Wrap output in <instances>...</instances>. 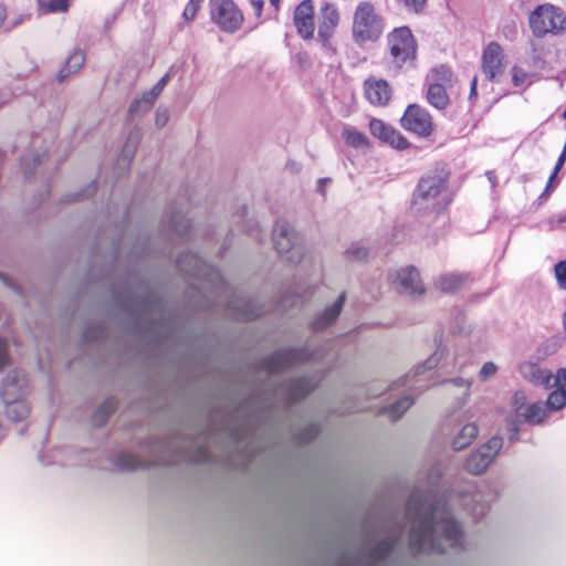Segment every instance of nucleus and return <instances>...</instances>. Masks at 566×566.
<instances>
[{"label":"nucleus","mask_w":566,"mask_h":566,"mask_svg":"<svg viewBox=\"0 0 566 566\" xmlns=\"http://www.w3.org/2000/svg\"><path fill=\"white\" fill-rule=\"evenodd\" d=\"M409 542L416 552H444L462 544L461 527L452 520L447 505L433 497L413 493L407 506Z\"/></svg>","instance_id":"f257e3e1"},{"label":"nucleus","mask_w":566,"mask_h":566,"mask_svg":"<svg viewBox=\"0 0 566 566\" xmlns=\"http://www.w3.org/2000/svg\"><path fill=\"white\" fill-rule=\"evenodd\" d=\"M447 179L442 175H430L420 179L413 193L411 209L416 214H434L447 205Z\"/></svg>","instance_id":"f03ea898"},{"label":"nucleus","mask_w":566,"mask_h":566,"mask_svg":"<svg viewBox=\"0 0 566 566\" xmlns=\"http://www.w3.org/2000/svg\"><path fill=\"white\" fill-rule=\"evenodd\" d=\"M385 19L369 1L359 2L353 12L352 38L363 45L377 41L385 31Z\"/></svg>","instance_id":"7ed1b4c3"},{"label":"nucleus","mask_w":566,"mask_h":566,"mask_svg":"<svg viewBox=\"0 0 566 566\" xmlns=\"http://www.w3.org/2000/svg\"><path fill=\"white\" fill-rule=\"evenodd\" d=\"M273 247L279 255L290 264H298L305 254L301 234L287 222L279 221L272 231Z\"/></svg>","instance_id":"20e7f679"},{"label":"nucleus","mask_w":566,"mask_h":566,"mask_svg":"<svg viewBox=\"0 0 566 566\" xmlns=\"http://www.w3.org/2000/svg\"><path fill=\"white\" fill-rule=\"evenodd\" d=\"M530 27L533 34L542 38L547 33H560L566 29V18L564 13L552 4L538 6L530 14Z\"/></svg>","instance_id":"39448f33"},{"label":"nucleus","mask_w":566,"mask_h":566,"mask_svg":"<svg viewBox=\"0 0 566 566\" xmlns=\"http://www.w3.org/2000/svg\"><path fill=\"white\" fill-rule=\"evenodd\" d=\"M390 55L397 65H402L416 59L417 44L407 27L397 28L388 34Z\"/></svg>","instance_id":"423d86ee"},{"label":"nucleus","mask_w":566,"mask_h":566,"mask_svg":"<svg viewBox=\"0 0 566 566\" xmlns=\"http://www.w3.org/2000/svg\"><path fill=\"white\" fill-rule=\"evenodd\" d=\"M211 20L223 31L234 32L242 25L243 14L232 0H210Z\"/></svg>","instance_id":"0eeeda50"},{"label":"nucleus","mask_w":566,"mask_h":566,"mask_svg":"<svg viewBox=\"0 0 566 566\" xmlns=\"http://www.w3.org/2000/svg\"><path fill=\"white\" fill-rule=\"evenodd\" d=\"M512 408L515 412V419H507L514 434L516 433V421L524 419L531 423H539L547 416V407L543 403H526V397L523 392H515L512 397Z\"/></svg>","instance_id":"6e6552de"},{"label":"nucleus","mask_w":566,"mask_h":566,"mask_svg":"<svg viewBox=\"0 0 566 566\" xmlns=\"http://www.w3.org/2000/svg\"><path fill=\"white\" fill-rule=\"evenodd\" d=\"M502 446L503 440L500 437L491 438L469 455L465 461V470L475 475L485 472L502 449Z\"/></svg>","instance_id":"1a4fd4ad"},{"label":"nucleus","mask_w":566,"mask_h":566,"mask_svg":"<svg viewBox=\"0 0 566 566\" xmlns=\"http://www.w3.org/2000/svg\"><path fill=\"white\" fill-rule=\"evenodd\" d=\"M506 66L503 48L496 42H490L481 56V70L486 80L500 82Z\"/></svg>","instance_id":"9d476101"},{"label":"nucleus","mask_w":566,"mask_h":566,"mask_svg":"<svg viewBox=\"0 0 566 566\" xmlns=\"http://www.w3.org/2000/svg\"><path fill=\"white\" fill-rule=\"evenodd\" d=\"M401 126L420 137H428L433 130V123L430 114L417 104L409 105L401 119Z\"/></svg>","instance_id":"9b49d317"},{"label":"nucleus","mask_w":566,"mask_h":566,"mask_svg":"<svg viewBox=\"0 0 566 566\" xmlns=\"http://www.w3.org/2000/svg\"><path fill=\"white\" fill-rule=\"evenodd\" d=\"M390 279L395 289L400 294L416 298L426 291L420 274L413 266H407L392 272Z\"/></svg>","instance_id":"f8f14e48"},{"label":"nucleus","mask_w":566,"mask_h":566,"mask_svg":"<svg viewBox=\"0 0 566 566\" xmlns=\"http://www.w3.org/2000/svg\"><path fill=\"white\" fill-rule=\"evenodd\" d=\"M369 130L374 137L395 149L403 150L409 147V142L402 134L381 119L373 118L369 122Z\"/></svg>","instance_id":"ddd939ff"},{"label":"nucleus","mask_w":566,"mask_h":566,"mask_svg":"<svg viewBox=\"0 0 566 566\" xmlns=\"http://www.w3.org/2000/svg\"><path fill=\"white\" fill-rule=\"evenodd\" d=\"M340 14L336 4L332 2H324L321 6L318 14V38L324 44L334 35L336 28L339 24Z\"/></svg>","instance_id":"4468645a"},{"label":"nucleus","mask_w":566,"mask_h":566,"mask_svg":"<svg viewBox=\"0 0 566 566\" xmlns=\"http://www.w3.org/2000/svg\"><path fill=\"white\" fill-rule=\"evenodd\" d=\"M294 24L297 33L305 40L314 35V7L311 0L302 1L294 11Z\"/></svg>","instance_id":"2eb2a0df"},{"label":"nucleus","mask_w":566,"mask_h":566,"mask_svg":"<svg viewBox=\"0 0 566 566\" xmlns=\"http://www.w3.org/2000/svg\"><path fill=\"white\" fill-rule=\"evenodd\" d=\"M365 96L376 106H385L391 98V87L385 80L370 77L364 84Z\"/></svg>","instance_id":"dca6fc26"},{"label":"nucleus","mask_w":566,"mask_h":566,"mask_svg":"<svg viewBox=\"0 0 566 566\" xmlns=\"http://www.w3.org/2000/svg\"><path fill=\"white\" fill-rule=\"evenodd\" d=\"M1 398L6 405V415L11 421H21L29 415V406L24 399H14V392H11L10 386L1 392Z\"/></svg>","instance_id":"f3484780"},{"label":"nucleus","mask_w":566,"mask_h":566,"mask_svg":"<svg viewBox=\"0 0 566 566\" xmlns=\"http://www.w3.org/2000/svg\"><path fill=\"white\" fill-rule=\"evenodd\" d=\"M478 433L479 429L475 422L464 423L452 439V449L455 451L465 449L476 439Z\"/></svg>","instance_id":"a211bd4d"},{"label":"nucleus","mask_w":566,"mask_h":566,"mask_svg":"<svg viewBox=\"0 0 566 566\" xmlns=\"http://www.w3.org/2000/svg\"><path fill=\"white\" fill-rule=\"evenodd\" d=\"M310 357V354L306 349H292L287 352H283L277 354L275 359L277 361H271L270 369L272 371H276L281 368H284L289 365H292L297 361L305 360Z\"/></svg>","instance_id":"6ab92c4d"},{"label":"nucleus","mask_w":566,"mask_h":566,"mask_svg":"<svg viewBox=\"0 0 566 566\" xmlns=\"http://www.w3.org/2000/svg\"><path fill=\"white\" fill-rule=\"evenodd\" d=\"M520 371L525 379L536 385H548L552 378L546 369H542L533 363L522 364Z\"/></svg>","instance_id":"aec40b11"},{"label":"nucleus","mask_w":566,"mask_h":566,"mask_svg":"<svg viewBox=\"0 0 566 566\" xmlns=\"http://www.w3.org/2000/svg\"><path fill=\"white\" fill-rule=\"evenodd\" d=\"M344 302H345V294H340L338 296V298L336 300V302L332 306L327 307L324 311V313L315 319V322L313 324L314 328L323 329L326 326H328L329 324H332L339 315L342 307L344 305Z\"/></svg>","instance_id":"412c9836"},{"label":"nucleus","mask_w":566,"mask_h":566,"mask_svg":"<svg viewBox=\"0 0 566 566\" xmlns=\"http://www.w3.org/2000/svg\"><path fill=\"white\" fill-rule=\"evenodd\" d=\"M428 102L438 109H444L449 105L446 84L430 83L427 92Z\"/></svg>","instance_id":"4be33fe9"},{"label":"nucleus","mask_w":566,"mask_h":566,"mask_svg":"<svg viewBox=\"0 0 566 566\" xmlns=\"http://www.w3.org/2000/svg\"><path fill=\"white\" fill-rule=\"evenodd\" d=\"M85 62V55L83 51L75 50L72 52L66 62L64 67H62L57 73V80L63 81L70 74L76 73L84 64Z\"/></svg>","instance_id":"5701e85b"},{"label":"nucleus","mask_w":566,"mask_h":566,"mask_svg":"<svg viewBox=\"0 0 566 566\" xmlns=\"http://www.w3.org/2000/svg\"><path fill=\"white\" fill-rule=\"evenodd\" d=\"M467 276L459 273H446L436 280V286L443 292H454L465 282Z\"/></svg>","instance_id":"b1692460"},{"label":"nucleus","mask_w":566,"mask_h":566,"mask_svg":"<svg viewBox=\"0 0 566 566\" xmlns=\"http://www.w3.org/2000/svg\"><path fill=\"white\" fill-rule=\"evenodd\" d=\"M342 137L348 146L363 149L369 146L367 136L355 127L346 126L342 130Z\"/></svg>","instance_id":"393cba45"},{"label":"nucleus","mask_w":566,"mask_h":566,"mask_svg":"<svg viewBox=\"0 0 566 566\" xmlns=\"http://www.w3.org/2000/svg\"><path fill=\"white\" fill-rule=\"evenodd\" d=\"M8 386H10L11 392H14V399H23L22 396L25 392L27 380L22 373L15 371L13 375H9L2 385L1 392Z\"/></svg>","instance_id":"a878e982"},{"label":"nucleus","mask_w":566,"mask_h":566,"mask_svg":"<svg viewBox=\"0 0 566 566\" xmlns=\"http://www.w3.org/2000/svg\"><path fill=\"white\" fill-rule=\"evenodd\" d=\"M316 386V382H314L312 379H298L295 382H293L291 387V397L293 400H297L300 398L305 397L307 394H310L313 388Z\"/></svg>","instance_id":"bb28decb"},{"label":"nucleus","mask_w":566,"mask_h":566,"mask_svg":"<svg viewBox=\"0 0 566 566\" xmlns=\"http://www.w3.org/2000/svg\"><path fill=\"white\" fill-rule=\"evenodd\" d=\"M446 386L459 388L461 390V398L458 400V406L462 407L467 403L470 396L471 382L464 378L458 377L444 382Z\"/></svg>","instance_id":"cd10ccee"},{"label":"nucleus","mask_w":566,"mask_h":566,"mask_svg":"<svg viewBox=\"0 0 566 566\" xmlns=\"http://www.w3.org/2000/svg\"><path fill=\"white\" fill-rule=\"evenodd\" d=\"M168 83V75L163 76L154 87L144 94L142 102L146 103L150 107L156 98L161 94L164 87Z\"/></svg>","instance_id":"c85d7f7f"},{"label":"nucleus","mask_w":566,"mask_h":566,"mask_svg":"<svg viewBox=\"0 0 566 566\" xmlns=\"http://www.w3.org/2000/svg\"><path fill=\"white\" fill-rule=\"evenodd\" d=\"M413 403V400L409 397H403L402 399L395 402L388 410L389 416L392 420L399 419Z\"/></svg>","instance_id":"c756f323"},{"label":"nucleus","mask_w":566,"mask_h":566,"mask_svg":"<svg viewBox=\"0 0 566 566\" xmlns=\"http://www.w3.org/2000/svg\"><path fill=\"white\" fill-rule=\"evenodd\" d=\"M39 4L43 12H64L67 10L69 0H39Z\"/></svg>","instance_id":"7c9ffc66"},{"label":"nucleus","mask_w":566,"mask_h":566,"mask_svg":"<svg viewBox=\"0 0 566 566\" xmlns=\"http://www.w3.org/2000/svg\"><path fill=\"white\" fill-rule=\"evenodd\" d=\"M118 465L126 470H134L144 465L143 461L133 453H122L118 457Z\"/></svg>","instance_id":"2f4dec72"},{"label":"nucleus","mask_w":566,"mask_h":566,"mask_svg":"<svg viewBox=\"0 0 566 566\" xmlns=\"http://www.w3.org/2000/svg\"><path fill=\"white\" fill-rule=\"evenodd\" d=\"M546 405L549 410H559L566 405V395L556 389L548 396Z\"/></svg>","instance_id":"473e14b6"},{"label":"nucleus","mask_w":566,"mask_h":566,"mask_svg":"<svg viewBox=\"0 0 566 566\" xmlns=\"http://www.w3.org/2000/svg\"><path fill=\"white\" fill-rule=\"evenodd\" d=\"M346 254L353 261H364L368 256V250L364 245L353 244L346 250Z\"/></svg>","instance_id":"72a5a7b5"},{"label":"nucleus","mask_w":566,"mask_h":566,"mask_svg":"<svg viewBox=\"0 0 566 566\" xmlns=\"http://www.w3.org/2000/svg\"><path fill=\"white\" fill-rule=\"evenodd\" d=\"M512 83L516 87L525 85L528 81V73L522 67L514 65L511 69Z\"/></svg>","instance_id":"f704fd0d"},{"label":"nucleus","mask_w":566,"mask_h":566,"mask_svg":"<svg viewBox=\"0 0 566 566\" xmlns=\"http://www.w3.org/2000/svg\"><path fill=\"white\" fill-rule=\"evenodd\" d=\"M440 358H441V355L438 353H434L423 364L416 367L415 376H420L424 371L432 370L433 368H436L440 361Z\"/></svg>","instance_id":"c9c22d12"},{"label":"nucleus","mask_w":566,"mask_h":566,"mask_svg":"<svg viewBox=\"0 0 566 566\" xmlns=\"http://www.w3.org/2000/svg\"><path fill=\"white\" fill-rule=\"evenodd\" d=\"M201 3H202V0H189L187 6L184 9L182 19L186 22H191L195 19L197 11L200 8Z\"/></svg>","instance_id":"e433bc0d"},{"label":"nucleus","mask_w":566,"mask_h":566,"mask_svg":"<svg viewBox=\"0 0 566 566\" xmlns=\"http://www.w3.org/2000/svg\"><path fill=\"white\" fill-rule=\"evenodd\" d=\"M554 275L558 286L566 291V261H560L554 266Z\"/></svg>","instance_id":"4c0bfd02"},{"label":"nucleus","mask_w":566,"mask_h":566,"mask_svg":"<svg viewBox=\"0 0 566 566\" xmlns=\"http://www.w3.org/2000/svg\"><path fill=\"white\" fill-rule=\"evenodd\" d=\"M497 371V367L494 363L488 361L480 369L479 377L481 380H488L493 377Z\"/></svg>","instance_id":"58836bf2"},{"label":"nucleus","mask_w":566,"mask_h":566,"mask_svg":"<svg viewBox=\"0 0 566 566\" xmlns=\"http://www.w3.org/2000/svg\"><path fill=\"white\" fill-rule=\"evenodd\" d=\"M169 120V112L167 108L159 107L156 111L155 124L157 127H164Z\"/></svg>","instance_id":"ea45409f"},{"label":"nucleus","mask_w":566,"mask_h":566,"mask_svg":"<svg viewBox=\"0 0 566 566\" xmlns=\"http://www.w3.org/2000/svg\"><path fill=\"white\" fill-rule=\"evenodd\" d=\"M398 1L403 3V6L408 10H412L415 12L420 11L426 3V0H398Z\"/></svg>","instance_id":"a19ab883"},{"label":"nucleus","mask_w":566,"mask_h":566,"mask_svg":"<svg viewBox=\"0 0 566 566\" xmlns=\"http://www.w3.org/2000/svg\"><path fill=\"white\" fill-rule=\"evenodd\" d=\"M557 390L566 395V369H560L556 375Z\"/></svg>","instance_id":"79ce46f5"},{"label":"nucleus","mask_w":566,"mask_h":566,"mask_svg":"<svg viewBox=\"0 0 566 566\" xmlns=\"http://www.w3.org/2000/svg\"><path fill=\"white\" fill-rule=\"evenodd\" d=\"M9 364V358L7 354V344L3 339L0 338V369Z\"/></svg>","instance_id":"37998d69"},{"label":"nucleus","mask_w":566,"mask_h":566,"mask_svg":"<svg viewBox=\"0 0 566 566\" xmlns=\"http://www.w3.org/2000/svg\"><path fill=\"white\" fill-rule=\"evenodd\" d=\"M566 160V150H563L558 160H557V164L555 166V170L553 172V175L551 176V179H549V184H552V181L554 180L556 174L558 172V170L562 168V166L564 165Z\"/></svg>","instance_id":"c03bdc74"},{"label":"nucleus","mask_w":566,"mask_h":566,"mask_svg":"<svg viewBox=\"0 0 566 566\" xmlns=\"http://www.w3.org/2000/svg\"><path fill=\"white\" fill-rule=\"evenodd\" d=\"M434 74H441V80H443L446 84H450L452 81V74L449 70L441 69L440 71H434Z\"/></svg>","instance_id":"a18cd8bd"},{"label":"nucleus","mask_w":566,"mask_h":566,"mask_svg":"<svg viewBox=\"0 0 566 566\" xmlns=\"http://www.w3.org/2000/svg\"><path fill=\"white\" fill-rule=\"evenodd\" d=\"M250 2L255 11V14L260 17L264 4L263 0H251Z\"/></svg>","instance_id":"49530a36"},{"label":"nucleus","mask_w":566,"mask_h":566,"mask_svg":"<svg viewBox=\"0 0 566 566\" xmlns=\"http://www.w3.org/2000/svg\"><path fill=\"white\" fill-rule=\"evenodd\" d=\"M7 18V11H6V8L0 4V27L2 25V23L4 22Z\"/></svg>","instance_id":"de8ad7c7"},{"label":"nucleus","mask_w":566,"mask_h":566,"mask_svg":"<svg viewBox=\"0 0 566 566\" xmlns=\"http://www.w3.org/2000/svg\"><path fill=\"white\" fill-rule=\"evenodd\" d=\"M441 476V472L439 469H434L431 473H430V479H434V480H439Z\"/></svg>","instance_id":"09e8293b"},{"label":"nucleus","mask_w":566,"mask_h":566,"mask_svg":"<svg viewBox=\"0 0 566 566\" xmlns=\"http://www.w3.org/2000/svg\"><path fill=\"white\" fill-rule=\"evenodd\" d=\"M476 94V77H474L472 80V83H471V96L475 95Z\"/></svg>","instance_id":"8fccbe9b"},{"label":"nucleus","mask_w":566,"mask_h":566,"mask_svg":"<svg viewBox=\"0 0 566 566\" xmlns=\"http://www.w3.org/2000/svg\"><path fill=\"white\" fill-rule=\"evenodd\" d=\"M269 1H270V3H271L275 9H277V8H279V6H280V1H281V0H269Z\"/></svg>","instance_id":"3c124183"},{"label":"nucleus","mask_w":566,"mask_h":566,"mask_svg":"<svg viewBox=\"0 0 566 566\" xmlns=\"http://www.w3.org/2000/svg\"><path fill=\"white\" fill-rule=\"evenodd\" d=\"M0 280H1L4 284L9 285V282H8L7 277H4L3 275H0Z\"/></svg>","instance_id":"603ef678"},{"label":"nucleus","mask_w":566,"mask_h":566,"mask_svg":"<svg viewBox=\"0 0 566 566\" xmlns=\"http://www.w3.org/2000/svg\"><path fill=\"white\" fill-rule=\"evenodd\" d=\"M558 222H566V216L560 217V218L558 219Z\"/></svg>","instance_id":"864d4df0"},{"label":"nucleus","mask_w":566,"mask_h":566,"mask_svg":"<svg viewBox=\"0 0 566 566\" xmlns=\"http://www.w3.org/2000/svg\"><path fill=\"white\" fill-rule=\"evenodd\" d=\"M563 117L566 119V109L564 111Z\"/></svg>","instance_id":"5fc2aeb1"}]
</instances>
